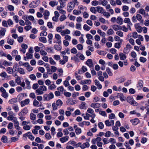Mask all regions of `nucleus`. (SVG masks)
I'll return each mask as SVG.
<instances>
[{
  "instance_id": "nucleus-64",
  "label": "nucleus",
  "mask_w": 149,
  "mask_h": 149,
  "mask_svg": "<svg viewBox=\"0 0 149 149\" xmlns=\"http://www.w3.org/2000/svg\"><path fill=\"white\" fill-rule=\"evenodd\" d=\"M66 19V16L64 15L61 16L59 18V20L61 22H62Z\"/></svg>"
},
{
  "instance_id": "nucleus-13",
  "label": "nucleus",
  "mask_w": 149,
  "mask_h": 149,
  "mask_svg": "<svg viewBox=\"0 0 149 149\" xmlns=\"http://www.w3.org/2000/svg\"><path fill=\"white\" fill-rule=\"evenodd\" d=\"M86 65L90 68H91L93 67V64L92 60L91 59H88L86 62Z\"/></svg>"
},
{
  "instance_id": "nucleus-46",
  "label": "nucleus",
  "mask_w": 149,
  "mask_h": 149,
  "mask_svg": "<svg viewBox=\"0 0 149 149\" xmlns=\"http://www.w3.org/2000/svg\"><path fill=\"white\" fill-rule=\"evenodd\" d=\"M102 14L107 18H109L110 16V14L109 13L106 11H104L103 12Z\"/></svg>"
},
{
  "instance_id": "nucleus-31",
  "label": "nucleus",
  "mask_w": 149,
  "mask_h": 149,
  "mask_svg": "<svg viewBox=\"0 0 149 149\" xmlns=\"http://www.w3.org/2000/svg\"><path fill=\"white\" fill-rule=\"evenodd\" d=\"M119 56L121 60H124L126 58V56L123 53H120L119 54Z\"/></svg>"
},
{
  "instance_id": "nucleus-33",
  "label": "nucleus",
  "mask_w": 149,
  "mask_h": 149,
  "mask_svg": "<svg viewBox=\"0 0 149 149\" xmlns=\"http://www.w3.org/2000/svg\"><path fill=\"white\" fill-rule=\"evenodd\" d=\"M81 13V11H80V10H74L73 11V14L77 15H78L80 14Z\"/></svg>"
},
{
  "instance_id": "nucleus-34",
  "label": "nucleus",
  "mask_w": 149,
  "mask_h": 149,
  "mask_svg": "<svg viewBox=\"0 0 149 149\" xmlns=\"http://www.w3.org/2000/svg\"><path fill=\"white\" fill-rule=\"evenodd\" d=\"M97 32L101 36L104 37L106 36V33L102 31L100 29L98 30Z\"/></svg>"
},
{
  "instance_id": "nucleus-29",
  "label": "nucleus",
  "mask_w": 149,
  "mask_h": 149,
  "mask_svg": "<svg viewBox=\"0 0 149 149\" xmlns=\"http://www.w3.org/2000/svg\"><path fill=\"white\" fill-rule=\"evenodd\" d=\"M49 62L50 64L53 65H56V63L54 61V60L52 58V57H50L49 58Z\"/></svg>"
},
{
  "instance_id": "nucleus-49",
  "label": "nucleus",
  "mask_w": 149,
  "mask_h": 149,
  "mask_svg": "<svg viewBox=\"0 0 149 149\" xmlns=\"http://www.w3.org/2000/svg\"><path fill=\"white\" fill-rule=\"evenodd\" d=\"M36 93L37 95H41L43 93V92L39 88L37 89L36 91Z\"/></svg>"
},
{
  "instance_id": "nucleus-32",
  "label": "nucleus",
  "mask_w": 149,
  "mask_h": 149,
  "mask_svg": "<svg viewBox=\"0 0 149 149\" xmlns=\"http://www.w3.org/2000/svg\"><path fill=\"white\" fill-rule=\"evenodd\" d=\"M86 103L85 102H82L80 105V109H86Z\"/></svg>"
},
{
  "instance_id": "nucleus-44",
  "label": "nucleus",
  "mask_w": 149,
  "mask_h": 149,
  "mask_svg": "<svg viewBox=\"0 0 149 149\" xmlns=\"http://www.w3.org/2000/svg\"><path fill=\"white\" fill-rule=\"evenodd\" d=\"M92 5L93 6H96L98 5H100V3H99L97 1H93L91 2Z\"/></svg>"
},
{
  "instance_id": "nucleus-7",
  "label": "nucleus",
  "mask_w": 149,
  "mask_h": 149,
  "mask_svg": "<svg viewBox=\"0 0 149 149\" xmlns=\"http://www.w3.org/2000/svg\"><path fill=\"white\" fill-rule=\"evenodd\" d=\"M33 105L36 107H38L42 106V103H40L36 99H35L33 102Z\"/></svg>"
},
{
  "instance_id": "nucleus-19",
  "label": "nucleus",
  "mask_w": 149,
  "mask_h": 149,
  "mask_svg": "<svg viewBox=\"0 0 149 149\" xmlns=\"http://www.w3.org/2000/svg\"><path fill=\"white\" fill-rule=\"evenodd\" d=\"M139 120L137 118H136L134 119L130 120V122L132 125H136L139 123Z\"/></svg>"
},
{
  "instance_id": "nucleus-2",
  "label": "nucleus",
  "mask_w": 149,
  "mask_h": 149,
  "mask_svg": "<svg viewBox=\"0 0 149 149\" xmlns=\"http://www.w3.org/2000/svg\"><path fill=\"white\" fill-rule=\"evenodd\" d=\"M40 3V1H35L32 2L29 5V7L31 8H34L38 6Z\"/></svg>"
},
{
  "instance_id": "nucleus-25",
  "label": "nucleus",
  "mask_w": 149,
  "mask_h": 149,
  "mask_svg": "<svg viewBox=\"0 0 149 149\" xmlns=\"http://www.w3.org/2000/svg\"><path fill=\"white\" fill-rule=\"evenodd\" d=\"M13 63L11 62H8L6 61H4L3 62V64L5 66H12Z\"/></svg>"
},
{
  "instance_id": "nucleus-48",
  "label": "nucleus",
  "mask_w": 149,
  "mask_h": 149,
  "mask_svg": "<svg viewBox=\"0 0 149 149\" xmlns=\"http://www.w3.org/2000/svg\"><path fill=\"white\" fill-rule=\"evenodd\" d=\"M106 71L109 76H112L113 75V73L109 68H107Z\"/></svg>"
},
{
  "instance_id": "nucleus-5",
  "label": "nucleus",
  "mask_w": 149,
  "mask_h": 149,
  "mask_svg": "<svg viewBox=\"0 0 149 149\" xmlns=\"http://www.w3.org/2000/svg\"><path fill=\"white\" fill-rule=\"evenodd\" d=\"M30 102L29 99H27L24 100L20 102L21 106V107H23L25 105H28Z\"/></svg>"
},
{
  "instance_id": "nucleus-8",
  "label": "nucleus",
  "mask_w": 149,
  "mask_h": 149,
  "mask_svg": "<svg viewBox=\"0 0 149 149\" xmlns=\"http://www.w3.org/2000/svg\"><path fill=\"white\" fill-rule=\"evenodd\" d=\"M114 122L113 120H107L105 121V125L107 126H110L114 125Z\"/></svg>"
},
{
  "instance_id": "nucleus-50",
  "label": "nucleus",
  "mask_w": 149,
  "mask_h": 149,
  "mask_svg": "<svg viewBox=\"0 0 149 149\" xmlns=\"http://www.w3.org/2000/svg\"><path fill=\"white\" fill-rule=\"evenodd\" d=\"M6 31V30L4 28H2L0 31V34L1 35L4 36L5 34V32Z\"/></svg>"
},
{
  "instance_id": "nucleus-24",
  "label": "nucleus",
  "mask_w": 149,
  "mask_h": 149,
  "mask_svg": "<svg viewBox=\"0 0 149 149\" xmlns=\"http://www.w3.org/2000/svg\"><path fill=\"white\" fill-rule=\"evenodd\" d=\"M67 104L68 105H70L74 104H75L74 101L72 100V99H69L67 100L66 102Z\"/></svg>"
},
{
  "instance_id": "nucleus-42",
  "label": "nucleus",
  "mask_w": 149,
  "mask_h": 149,
  "mask_svg": "<svg viewBox=\"0 0 149 149\" xmlns=\"http://www.w3.org/2000/svg\"><path fill=\"white\" fill-rule=\"evenodd\" d=\"M17 71L18 72L21 74H24L25 72L24 70L22 68H18Z\"/></svg>"
},
{
  "instance_id": "nucleus-47",
  "label": "nucleus",
  "mask_w": 149,
  "mask_h": 149,
  "mask_svg": "<svg viewBox=\"0 0 149 149\" xmlns=\"http://www.w3.org/2000/svg\"><path fill=\"white\" fill-rule=\"evenodd\" d=\"M39 40L43 43H45L47 42V40L45 37H41L39 38Z\"/></svg>"
},
{
  "instance_id": "nucleus-1",
  "label": "nucleus",
  "mask_w": 149,
  "mask_h": 149,
  "mask_svg": "<svg viewBox=\"0 0 149 149\" xmlns=\"http://www.w3.org/2000/svg\"><path fill=\"white\" fill-rule=\"evenodd\" d=\"M127 101L131 105L135 106H136L138 105V103L134 101L133 97L131 96L127 97Z\"/></svg>"
},
{
  "instance_id": "nucleus-59",
  "label": "nucleus",
  "mask_w": 149,
  "mask_h": 149,
  "mask_svg": "<svg viewBox=\"0 0 149 149\" xmlns=\"http://www.w3.org/2000/svg\"><path fill=\"white\" fill-rule=\"evenodd\" d=\"M25 81L26 83L27 88H30L31 86L30 84V81H29L28 79H25Z\"/></svg>"
},
{
  "instance_id": "nucleus-30",
  "label": "nucleus",
  "mask_w": 149,
  "mask_h": 149,
  "mask_svg": "<svg viewBox=\"0 0 149 149\" xmlns=\"http://www.w3.org/2000/svg\"><path fill=\"white\" fill-rule=\"evenodd\" d=\"M76 56L78 57L79 58L82 60H84L85 59V57L83 55L81 54L80 53H78L76 54Z\"/></svg>"
},
{
  "instance_id": "nucleus-63",
  "label": "nucleus",
  "mask_w": 149,
  "mask_h": 149,
  "mask_svg": "<svg viewBox=\"0 0 149 149\" xmlns=\"http://www.w3.org/2000/svg\"><path fill=\"white\" fill-rule=\"evenodd\" d=\"M115 118V115L113 113H111L109 115V118L110 119H113Z\"/></svg>"
},
{
  "instance_id": "nucleus-6",
  "label": "nucleus",
  "mask_w": 149,
  "mask_h": 149,
  "mask_svg": "<svg viewBox=\"0 0 149 149\" xmlns=\"http://www.w3.org/2000/svg\"><path fill=\"white\" fill-rule=\"evenodd\" d=\"M23 136L25 137H28L29 139L32 141L34 139V137L31 135V133L30 132H28L24 134L23 135Z\"/></svg>"
},
{
  "instance_id": "nucleus-9",
  "label": "nucleus",
  "mask_w": 149,
  "mask_h": 149,
  "mask_svg": "<svg viewBox=\"0 0 149 149\" xmlns=\"http://www.w3.org/2000/svg\"><path fill=\"white\" fill-rule=\"evenodd\" d=\"M117 97L121 101H124L126 99V97L123 95V93H121L118 94Z\"/></svg>"
},
{
  "instance_id": "nucleus-62",
  "label": "nucleus",
  "mask_w": 149,
  "mask_h": 149,
  "mask_svg": "<svg viewBox=\"0 0 149 149\" xmlns=\"http://www.w3.org/2000/svg\"><path fill=\"white\" fill-rule=\"evenodd\" d=\"M7 8L10 11H13L14 10V7L11 5H8L7 7Z\"/></svg>"
},
{
  "instance_id": "nucleus-61",
  "label": "nucleus",
  "mask_w": 149,
  "mask_h": 149,
  "mask_svg": "<svg viewBox=\"0 0 149 149\" xmlns=\"http://www.w3.org/2000/svg\"><path fill=\"white\" fill-rule=\"evenodd\" d=\"M59 1L60 4V6L62 7H64L65 6V1H63L61 0H59Z\"/></svg>"
},
{
  "instance_id": "nucleus-22",
  "label": "nucleus",
  "mask_w": 149,
  "mask_h": 149,
  "mask_svg": "<svg viewBox=\"0 0 149 149\" xmlns=\"http://www.w3.org/2000/svg\"><path fill=\"white\" fill-rule=\"evenodd\" d=\"M96 11L99 13L102 14L104 11L103 8L101 7L98 6L96 7Z\"/></svg>"
},
{
  "instance_id": "nucleus-35",
  "label": "nucleus",
  "mask_w": 149,
  "mask_h": 149,
  "mask_svg": "<svg viewBox=\"0 0 149 149\" xmlns=\"http://www.w3.org/2000/svg\"><path fill=\"white\" fill-rule=\"evenodd\" d=\"M6 71L9 74H11L14 72L13 69L10 67H8L7 68Z\"/></svg>"
},
{
  "instance_id": "nucleus-16",
  "label": "nucleus",
  "mask_w": 149,
  "mask_h": 149,
  "mask_svg": "<svg viewBox=\"0 0 149 149\" xmlns=\"http://www.w3.org/2000/svg\"><path fill=\"white\" fill-rule=\"evenodd\" d=\"M113 29L115 31L122 30L121 26L118 25H115L112 27Z\"/></svg>"
},
{
  "instance_id": "nucleus-37",
  "label": "nucleus",
  "mask_w": 149,
  "mask_h": 149,
  "mask_svg": "<svg viewBox=\"0 0 149 149\" xmlns=\"http://www.w3.org/2000/svg\"><path fill=\"white\" fill-rule=\"evenodd\" d=\"M30 118L31 120H35L36 118V115L32 113H31L30 115Z\"/></svg>"
},
{
  "instance_id": "nucleus-56",
  "label": "nucleus",
  "mask_w": 149,
  "mask_h": 149,
  "mask_svg": "<svg viewBox=\"0 0 149 149\" xmlns=\"http://www.w3.org/2000/svg\"><path fill=\"white\" fill-rule=\"evenodd\" d=\"M1 140L4 143H6L7 141V137L5 136H3L1 138Z\"/></svg>"
},
{
  "instance_id": "nucleus-53",
  "label": "nucleus",
  "mask_w": 149,
  "mask_h": 149,
  "mask_svg": "<svg viewBox=\"0 0 149 149\" xmlns=\"http://www.w3.org/2000/svg\"><path fill=\"white\" fill-rule=\"evenodd\" d=\"M78 57L76 56H74L73 57L71 58V59L72 60H73L75 62H78L79 61V59L78 58Z\"/></svg>"
},
{
  "instance_id": "nucleus-3",
  "label": "nucleus",
  "mask_w": 149,
  "mask_h": 149,
  "mask_svg": "<svg viewBox=\"0 0 149 149\" xmlns=\"http://www.w3.org/2000/svg\"><path fill=\"white\" fill-rule=\"evenodd\" d=\"M61 36L59 34H56L54 37V39L56 40L54 41V42L59 44H61Z\"/></svg>"
},
{
  "instance_id": "nucleus-45",
  "label": "nucleus",
  "mask_w": 149,
  "mask_h": 149,
  "mask_svg": "<svg viewBox=\"0 0 149 149\" xmlns=\"http://www.w3.org/2000/svg\"><path fill=\"white\" fill-rule=\"evenodd\" d=\"M83 29L84 30L88 31L91 29V27L87 24H85L83 26Z\"/></svg>"
},
{
  "instance_id": "nucleus-43",
  "label": "nucleus",
  "mask_w": 149,
  "mask_h": 149,
  "mask_svg": "<svg viewBox=\"0 0 149 149\" xmlns=\"http://www.w3.org/2000/svg\"><path fill=\"white\" fill-rule=\"evenodd\" d=\"M56 103L58 107H61L63 104V102L60 99H58L56 101Z\"/></svg>"
},
{
  "instance_id": "nucleus-51",
  "label": "nucleus",
  "mask_w": 149,
  "mask_h": 149,
  "mask_svg": "<svg viewBox=\"0 0 149 149\" xmlns=\"http://www.w3.org/2000/svg\"><path fill=\"white\" fill-rule=\"evenodd\" d=\"M77 48L79 50H82L83 48V45L81 44H78L77 46Z\"/></svg>"
},
{
  "instance_id": "nucleus-57",
  "label": "nucleus",
  "mask_w": 149,
  "mask_h": 149,
  "mask_svg": "<svg viewBox=\"0 0 149 149\" xmlns=\"http://www.w3.org/2000/svg\"><path fill=\"white\" fill-rule=\"evenodd\" d=\"M53 57L54 58L56 61H59L61 59L60 56L56 54L54 55L53 56Z\"/></svg>"
},
{
  "instance_id": "nucleus-28",
  "label": "nucleus",
  "mask_w": 149,
  "mask_h": 149,
  "mask_svg": "<svg viewBox=\"0 0 149 149\" xmlns=\"http://www.w3.org/2000/svg\"><path fill=\"white\" fill-rule=\"evenodd\" d=\"M90 144L89 143L86 142V143H84L82 144V146H81V148L83 149L86 147L88 148Z\"/></svg>"
},
{
  "instance_id": "nucleus-15",
  "label": "nucleus",
  "mask_w": 149,
  "mask_h": 149,
  "mask_svg": "<svg viewBox=\"0 0 149 149\" xmlns=\"http://www.w3.org/2000/svg\"><path fill=\"white\" fill-rule=\"evenodd\" d=\"M123 22V19L120 16L118 17L116 19V22L118 24L120 25L122 24Z\"/></svg>"
},
{
  "instance_id": "nucleus-54",
  "label": "nucleus",
  "mask_w": 149,
  "mask_h": 149,
  "mask_svg": "<svg viewBox=\"0 0 149 149\" xmlns=\"http://www.w3.org/2000/svg\"><path fill=\"white\" fill-rule=\"evenodd\" d=\"M9 83L10 85L12 87H14L16 86L15 83L13 80L10 81L9 82Z\"/></svg>"
},
{
  "instance_id": "nucleus-52",
  "label": "nucleus",
  "mask_w": 149,
  "mask_h": 149,
  "mask_svg": "<svg viewBox=\"0 0 149 149\" xmlns=\"http://www.w3.org/2000/svg\"><path fill=\"white\" fill-rule=\"evenodd\" d=\"M39 88L43 92L47 90V88L46 86L44 85L40 86Z\"/></svg>"
},
{
  "instance_id": "nucleus-10",
  "label": "nucleus",
  "mask_w": 149,
  "mask_h": 149,
  "mask_svg": "<svg viewBox=\"0 0 149 149\" xmlns=\"http://www.w3.org/2000/svg\"><path fill=\"white\" fill-rule=\"evenodd\" d=\"M137 31L139 33H141L142 31L143 27L139 25V24H136L134 25Z\"/></svg>"
},
{
  "instance_id": "nucleus-14",
  "label": "nucleus",
  "mask_w": 149,
  "mask_h": 149,
  "mask_svg": "<svg viewBox=\"0 0 149 149\" xmlns=\"http://www.w3.org/2000/svg\"><path fill=\"white\" fill-rule=\"evenodd\" d=\"M116 127L114 126L112 127V129L113 130H117L118 129V127L120 126V123L119 121H117L116 123Z\"/></svg>"
},
{
  "instance_id": "nucleus-21",
  "label": "nucleus",
  "mask_w": 149,
  "mask_h": 149,
  "mask_svg": "<svg viewBox=\"0 0 149 149\" xmlns=\"http://www.w3.org/2000/svg\"><path fill=\"white\" fill-rule=\"evenodd\" d=\"M100 104L99 103H93L91 104L90 106L91 107L95 109L100 107Z\"/></svg>"
},
{
  "instance_id": "nucleus-12",
  "label": "nucleus",
  "mask_w": 149,
  "mask_h": 149,
  "mask_svg": "<svg viewBox=\"0 0 149 149\" xmlns=\"http://www.w3.org/2000/svg\"><path fill=\"white\" fill-rule=\"evenodd\" d=\"M70 33V31L68 29H65V30L62 31L61 32V35L64 36L65 34H69Z\"/></svg>"
},
{
  "instance_id": "nucleus-36",
  "label": "nucleus",
  "mask_w": 149,
  "mask_h": 149,
  "mask_svg": "<svg viewBox=\"0 0 149 149\" xmlns=\"http://www.w3.org/2000/svg\"><path fill=\"white\" fill-rule=\"evenodd\" d=\"M14 42V40L13 39L8 38L7 40V43L11 45H13Z\"/></svg>"
},
{
  "instance_id": "nucleus-39",
  "label": "nucleus",
  "mask_w": 149,
  "mask_h": 149,
  "mask_svg": "<svg viewBox=\"0 0 149 149\" xmlns=\"http://www.w3.org/2000/svg\"><path fill=\"white\" fill-rule=\"evenodd\" d=\"M54 48L56 50L58 51H60L62 49L61 46L57 45H55L54 46Z\"/></svg>"
},
{
  "instance_id": "nucleus-55",
  "label": "nucleus",
  "mask_w": 149,
  "mask_h": 149,
  "mask_svg": "<svg viewBox=\"0 0 149 149\" xmlns=\"http://www.w3.org/2000/svg\"><path fill=\"white\" fill-rule=\"evenodd\" d=\"M52 106L53 108V109L54 110H56L57 109V107L58 106L57 105L56 103L54 102L52 104Z\"/></svg>"
},
{
  "instance_id": "nucleus-27",
  "label": "nucleus",
  "mask_w": 149,
  "mask_h": 149,
  "mask_svg": "<svg viewBox=\"0 0 149 149\" xmlns=\"http://www.w3.org/2000/svg\"><path fill=\"white\" fill-rule=\"evenodd\" d=\"M28 112V110L26 108H25L24 109L22 110L21 111V112H19L20 113V114H22V115H25Z\"/></svg>"
},
{
  "instance_id": "nucleus-26",
  "label": "nucleus",
  "mask_w": 149,
  "mask_h": 149,
  "mask_svg": "<svg viewBox=\"0 0 149 149\" xmlns=\"http://www.w3.org/2000/svg\"><path fill=\"white\" fill-rule=\"evenodd\" d=\"M69 137L67 136L63 137L60 139V141L62 143H64L67 141Z\"/></svg>"
},
{
  "instance_id": "nucleus-11",
  "label": "nucleus",
  "mask_w": 149,
  "mask_h": 149,
  "mask_svg": "<svg viewBox=\"0 0 149 149\" xmlns=\"http://www.w3.org/2000/svg\"><path fill=\"white\" fill-rule=\"evenodd\" d=\"M143 81L140 80L139 81L138 83L136 85V87L138 90L141 89L143 86Z\"/></svg>"
},
{
  "instance_id": "nucleus-40",
  "label": "nucleus",
  "mask_w": 149,
  "mask_h": 149,
  "mask_svg": "<svg viewBox=\"0 0 149 149\" xmlns=\"http://www.w3.org/2000/svg\"><path fill=\"white\" fill-rule=\"evenodd\" d=\"M13 109L16 112H17L19 110V108L17 105L15 104L13 106Z\"/></svg>"
},
{
  "instance_id": "nucleus-23",
  "label": "nucleus",
  "mask_w": 149,
  "mask_h": 149,
  "mask_svg": "<svg viewBox=\"0 0 149 149\" xmlns=\"http://www.w3.org/2000/svg\"><path fill=\"white\" fill-rule=\"evenodd\" d=\"M124 21L125 23H127V24H130L131 26L132 25L130 19L129 18H125L124 19Z\"/></svg>"
},
{
  "instance_id": "nucleus-58",
  "label": "nucleus",
  "mask_w": 149,
  "mask_h": 149,
  "mask_svg": "<svg viewBox=\"0 0 149 149\" xmlns=\"http://www.w3.org/2000/svg\"><path fill=\"white\" fill-rule=\"evenodd\" d=\"M70 52L71 53L76 54L77 53V51L75 48L73 47L71 49Z\"/></svg>"
},
{
  "instance_id": "nucleus-60",
  "label": "nucleus",
  "mask_w": 149,
  "mask_h": 149,
  "mask_svg": "<svg viewBox=\"0 0 149 149\" xmlns=\"http://www.w3.org/2000/svg\"><path fill=\"white\" fill-rule=\"evenodd\" d=\"M15 82L17 83V85H19L20 84V83L21 82V80L20 78L19 77H17L15 79Z\"/></svg>"
},
{
  "instance_id": "nucleus-38",
  "label": "nucleus",
  "mask_w": 149,
  "mask_h": 149,
  "mask_svg": "<svg viewBox=\"0 0 149 149\" xmlns=\"http://www.w3.org/2000/svg\"><path fill=\"white\" fill-rule=\"evenodd\" d=\"M58 4V2L55 1H51L49 3V4L52 7H54Z\"/></svg>"
},
{
  "instance_id": "nucleus-17",
  "label": "nucleus",
  "mask_w": 149,
  "mask_h": 149,
  "mask_svg": "<svg viewBox=\"0 0 149 149\" xmlns=\"http://www.w3.org/2000/svg\"><path fill=\"white\" fill-rule=\"evenodd\" d=\"M95 85H96L98 89H100L102 88V86L101 84H100L99 81L97 79L95 80Z\"/></svg>"
},
{
  "instance_id": "nucleus-18",
  "label": "nucleus",
  "mask_w": 149,
  "mask_h": 149,
  "mask_svg": "<svg viewBox=\"0 0 149 149\" xmlns=\"http://www.w3.org/2000/svg\"><path fill=\"white\" fill-rule=\"evenodd\" d=\"M26 57H24V60H26V59H31L33 58V55L29 53H27L26 54Z\"/></svg>"
},
{
  "instance_id": "nucleus-4",
  "label": "nucleus",
  "mask_w": 149,
  "mask_h": 149,
  "mask_svg": "<svg viewBox=\"0 0 149 149\" xmlns=\"http://www.w3.org/2000/svg\"><path fill=\"white\" fill-rule=\"evenodd\" d=\"M74 4H73L72 2H69L68 4L67 8L68 11L69 12H70L74 8Z\"/></svg>"
},
{
  "instance_id": "nucleus-41",
  "label": "nucleus",
  "mask_w": 149,
  "mask_h": 149,
  "mask_svg": "<svg viewBox=\"0 0 149 149\" xmlns=\"http://www.w3.org/2000/svg\"><path fill=\"white\" fill-rule=\"evenodd\" d=\"M18 67V65L17 63L15 64L13 66V69L14 72L15 73H17V69Z\"/></svg>"
},
{
  "instance_id": "nucleus-20",
  "label": "nucleus",
  "mask_w": 149,
  "mask_h": 149,
  "mask_svg": "<svg viewBox=\"0 0 149 149\" xmlns=\"http://www.w3.org/2000/svg\"><path fill=\"white\" fill-rule=\"evenodd\" d=\"M44 18L45 19H47L48 18V17L49 15V12L47 10L45 11V12L43 13Z\"/></svg>"
}]
</instances>
